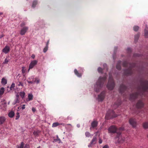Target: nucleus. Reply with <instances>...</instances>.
<instances>
[{"label": "nucleus", "mask_w": 148, "mask_h": 148, "mask_svg": "<svg viewBox=\"0 0 148 148\" xmlns=\"http://www.w3.org/2000/svg\"><path fill=\"white\" fill-rule=\"evenodd\" d=\"M121 104V102H119L118 104H117L116 103H115V104L116 106L117 107H118Z\"/></svg>", "instance_id": "nucleus-51"}, {"label": "nucleus", "mask_w": 148, "mask_h": 148, "mask_svg": "<svg viewBox=\"0 0 148 148\" xmlns=\"http://www.w3.org/2000/svg\"><path fill=\"white\" fill-rule=\"evenodd\" d=\"M15 86V84L14 83H13L11 86L10 89L12 90V88H13Z\"/></svg>", "instance_id": "nucleus-42"}, {"label": "nucleus", "mask_w": 148, "mask_h": 148, "mask_svg": "<svg viewBox=\"0 0 148 148\" xmlns=\"http://www.w3.org/2000/svg\"><path fill=\"white\" fill-rule=\"evenodd\" d=\"M123 65L124 67H128L127 69L124 70V73L125 75H129L133 73V70L134 69V68L136 66V64L134 63L131 64L126 61H124Z\"/></svg>", "instance_id": "nucleus-2"}, {"label": "nucleus", "mask_w": 148, "mask_h": 148, "mask_svg": "<svg viewBox=\"0 0 148 148\" xmlns=\"http://www.w3.org/2000/svg\"><path fill=\"white\" fill-rule=\"evenodd\" d=\"M148 89V82L143 79L140 80L137 88V92L135 93L130 95V99L131 100H133L136 99L139 95H144L145 92Z\"/></svg>", "instance_id": "nucleus-1"}, {"label": "nucleus", "mask_w": 148, "mask_h": 148, "mask_svg": "<svg viewBox=\"0 0 148 148\" xmlns=\"http://www.w3.org/2000/svg\"><path fill=\"white\" fill-rule=\"evenodd\" d=\"M31 57L33 59H34L35 57V55L34 54H32L31 56Z\"/></svg>", "instance_id": "nucleus-54"}, {"label": "nucleus", "mask_w": 148, "mask_h": 148, "mask_svg": "<svg viewBox=\"0 0 148 148\" xmlns=\"http://www.w3.org/2000/svg\"><path fill=\"white\" fill-rule=\"evenodd\" d=\"M49 40L47 41V43H46V46L48 47V45H49Z\"/></svg>", "instance_id": "nucleus-52"}, {"label": "nucleus", "mask_w": 148, "mask_h": 148, "mask_svg": "<svg viewBox=\"0 0 148 148\" xmlns=\"http://www.w3.org/2000/svg\"><path fill=\"white\" fill-rule=\"evenodd\" d=\"M37 148H40L39 147H38Z\"/></svg>", "instance_id": "nucleus-64"}, {"label": "nucleus", "mask_w": 148, "mask_h": 148, "mask_svg": "<svg viewBox=\"0 0 148 148\" xmlns=\"http://www.w3.org/2000/svg\"><path fill=\"white\" fill-rule=\"evenodd\" d=\"M64 125V124L63 123H59L58 122H55L53 123L52 124L53 127H56L59 125Z\"/></svg>", "instance_id": "nucleus-19"}, {"label": "nucleus", "mask_w": 148, "mask_h": 148, "mask_svg": "<svg viewBox=\"0 0 148 148\" xmlns=\"http://www.w3.org/2000/svg\"><path fill=\"white\" fill-rule=\"evenodd\" d=\"M4 91L5 89L4 88L2 87L0 89V97H1L3 94L4 92Z\"/></svg>", "instance_id": "nucleus-28"}, {"label": "nucleus", "mask_w": 148, "mask_h": 148, "mask_svg": "<svg viewBox=\"0 0 148 148\" xmlns=\"http://www.w3.org/2000/svg\"><path fill=\"white\" fill-rule=\"evenodd\" d=\"M97 141V136L95 135L93 137L92 140L91 142H90L89 144L88 145V147H90L92 146V145L95 144L96 142Z\"/></svg>", "instance_id": "nucleus-10"}, {"label": "nucleus", "mask_w": 148, "mask_h": 148, "mask_svg": "<svg viewBox=\"0 0 148 148\" xmlns=\"http://www.w3.org/2000/svg\"><path fill=\"white\" fill-rule=\"evenodd\" d=\"M35 80L34 81V83H36V84H38L39 83L40 80L39 79H37L36 78H35Z\"/></svg>", "instance_id": "nucleus-37"}, {"label": "nucleus", "mask_w": 148, "mask_h": 148, "mask_svg": "<svg viewBox=\"0 0 148 148\" xmlns=\"http://www.w3.org/2000/svg\"><path fill=\"white\" fill-rule=\"evenodd\" d=\"M14 115V113L13 111H10L8 114V116L10 118H12Z\"/></svg>", "instance_id": "nucleus-26"}, {"label": "nucleus", "mask_w": 148, "mask_h": 148, "mask_svg": "<svg viewBox=\"0 0 148 148\" xmlns=\"http://www.w3.org/2000/svg\"><path fill=\"white\" fill-rule=\"evenodd\" d=\"M5 119L4 116L0 117V125L2 124L5 121Z\"/></svg>", "instance_id": "nucleus-22"}, {"label": "nucleus", "mask_w": 148, "mask_h": 148, "mask_svg": "<svg viewBox=\"0 0 148 148\" xmlns=\"http://www.w3.org/2000/svg\"><path fill=\"white\" fill-rule=\"evenodd\" d=\"M102 148H109V147L107 145H105Z\"/></svg>", "instance_id": "nucleus-53"}, {"label": "nucleus", "mask_w": 148, "mask_h": 148, "mask_svg": "<svg viewBox=\"0 0 148 148\" xmlns=\"http://www.w3.org/2000/svg\"><path fill=\"white\" fill-rule=\"evenodd\" d=\"M24 143L23 142H22L21 143L20 146V147H18V148H23L24 147Z\"/></svg>", "instance_id": "nucleus-36"}, {"label": "nucleus", "mask_w": 148, "mask_h": 148, "mask_svg": "<svg viewBox=\"0 0 148 148\" xmlns=\"http://www.w3.org/2000/svg\"><path fill=\"white\" fill-rule=\"evenodd\" d=\"M31 78L33 79L34 78V77L33 76H32V77H31Z\"/></svg>", "instance_id": "nucleus-61"}, {"label": "nucleus", "mask_w": 148, "mask_h": 148, "mask_svg": "<svg viewBox=\"0 0 148 148\" xmlns=\"http://www.w3.org/2000/svg\"><path fill=\"white\" fill-rule=\"evenodd\" d=\"M102 139L101 138H99V144H101L102 143Z\"/></svg>", "instance_id": "nucleus-49"}, {"label": "nucleus", "mask_w": 148, "mask_h": 148, "mask_svg": "<svg viewBox=\"0 0 148 148\" xmlns=\"http://www.w3.org/2000/svg\"><path fill=\"white\" fill-rule=\"evenodd\" d=\"M3 14V13L1 12H0V16Z\"/></svg>", "instance_id": "nucleus-59"}, {"label": "nucleus", "mask_w": 148, "mask_h": 148, "mask_svg": "<svg viewBox=\"0 0 148 148\" xmlns=\"http://www.w3.org/2000/svg\"><path fill=\"white\" fill-rule=\"evenodd\" d=\"M28 99L26 100L27 101H30L32 100L33 99V95L32 94H29L28 95Z\"/></svg>", "instance_id": "nucleus-24"}, {"label": "nucleus", "mask_w": 148, "mask_h": 148, "mask_svg": "<svg viewBox=\"0 0 148 148\" xmlns=\"http://www.w3.org/2000/svg\"><path fill=\"white\" fill-rule=\"evenodd\" d=\"M16 115H17L16 116V118H15L16 120L18 119L20 117L19 114V112H17L16 113Z\"/></svg>", "instance_id": "nucleus-35"}, {"label": "nucleus", "mask_w": 148, "mask_h": 148, "mask_svg": "<svg viewBox=\"0 0 148 148\" xmlns=\"http://www.w3.org/2000/svg\"><path fill=\"white\" fill-rule=\"evenodd\" d=\"M27 82L29 83V84H33V83H34V82H33V81H27Z\"/></svg>", "instance_id": "nucleus-44"}, {"label": "nucleus", "mask_w": 148, "mask_h": 148, "mask_svg": "<svg viewBox=\"0 0 148 148\" xmlns=\"http://www.w3.org/2000/svg\"><path fill=\"white\" fill-rule=\"evenodd\" d=\"M25 93L24 92H19V95L22 99L24 98Z\"/></svg>", "instance_id": "nucleus-29"}, {"label": "nucleus", "mask_w": 148, "mask_h": 148, "mask_svg": "<svg viewBox=\"0 0 148 148\" xmlns=\"http://www.w3.org/2000/svg\"><path fill=\"white\" fill-rule=\"evenodd\" d=\"M98 71L99 73H102V72L103 69L100 67H99L98 68Z\"/></svg>", "instance_id": "nucleus-34"}, {"label": "nucleus", "mask_w": 148, "mask_h": 148, "mask_svg": "<svg viewBox=\"0 0 148 148\" xmlns=\"http://www.w3.org/2000/svg\"><path fill=\"white\" fill-rule=\"evenodd\" d=\"M127 89V87L126 86L122 84L120 85L119 90L120 93L121 94H123V93Z\"/></svg>", "instance_id": "nucleus-13"}, {"label": "nucleus", "mask_w": 148, "mask_h": 148, "mask_svg": "<svg viewBox=\"0 0 148 148\" xmlns=\"http://www.w3.org/2000/svg\"><path fill=\"white\" fill-rule=\"evenodd\" d=\"M144 104L141 101L139 100L138 101L136 104V107L137 108H139L143 107Z\"/></svg>", "instance_id": "nucleus-16"}, {"label": "nucleus", "mask_w": 148, "mask_h": 148, "mask_svg": "<svg viewBox=\"0 0 148 148\" xmlns=\"http://www.w3.org/2000/svg\"><path fill=\"white\" fill-rule=\"evenodd\" d=\"M57 138L56 140H56V141H58L59 142H60L61 141L60 139L59 138L58 136H57Z\"/></svg>", "instance_id": "nucleus-45"}, {"label": "nucleus", "mask_w": 148, "mask_h": 148, "mask_svg": "<svg viewBox=\"0 0 148 148\" xmlns=\"http://www.w3.org/2000/svg\"><path fill=\"white\" fill-rule=\"evenodd\" d=\"M77 127L78 128H79V127L80 126V125L79 124H77Z\"/></svg>", "instance_id": "nucleus-56"}, {"label": "nucleus", "mask_w": 148, "mask_h": 148, "mask_svg": "<svg viewBox=\"0 0 148 148\" xmlns=\"http://www.w3.org/2000/svg\"><path fill=\"white\" fill-rule=\"evenodd\" d=\"M48 47L46 46L44 48L43 50V52L44 53H45L47 51L48 49Z\"/></svg>", "instance_id": "nucleus-33"}, {"label": "nucleus", "mask_w": 148, "mask_h": 148, "mask_svg": "<svg viewBox=\"0 0 148 148\" xmlns=\"http://www.w3.org/2000/svg\"><path fill=\"white\" fill-rule=\"evenodd\" d=\"M107 75H106L103 77H100L96 84L94 85V90L98 92L102 88L104 83L105 82L107 78Z\"/></svg>", "instance_id": "nucleus-3"}, {"label": "nucleus", "mask_w": 148, "mask_h": 148, "mask_svg": "<svg viewBox=\"0 0 148 148\" xmlns=\"http://www.w3.org/2000/svg\"><path fill=\"white\" fill-rule=\"evenodd\" d=\"M4 36V35L2 34L0 36V38H1L2 37H3Z\"/></svg>", "instance_id": "nucleus-57"}, {"label": "nucleus", "mask_w": 148, "mask_h": 148, "mask_svg": "<svg viewBox=\"0 0 148 148\" xmlns=\"http://www.w3.org/2000/svg\"><path fill=\"white\" fill-rule=\"evenodd\" d=\"M143 127L145 129H147L148 128V122H146L143 123Z\"/></svg>", "instance_id": "nucleus-23"}, {"label": "nucleus", "mask_w": 148, "mask_h": 148, "mask_svg": "<svg viewBox=\"0 0 148 148\" xmlns=\"http://www.w3.org/2000/svg\"><path fill=\"white\" fill-rule=\"evenodd\" d=\"M115 139L116 141V143H122L125 140V138L123 137L121 133L119 132L117 133V135Z\"/></svg>", "instance_id": "nucleus-6"}, {"label": "nucleus", "mask_w": 148, "mask_h": 148, "mask_svg": "<svg viewBox=\"0 0 148 148\" xmlns=\"http://www.w3.org/2000/svg\"><path fill=\"white\" fill-rule=\"evenodd\" d=\"M140 36V34L138 33L136 35L134 36V41L135 42H136L139 38Z\"/></svg>", "instance_id": "nucleus-25"}, {"label": "nucleus", "mask_w": 148, "mask_h": 148, "mask_svg": "<svg viewBox=\"0 0 148 148\" xmlns=\"http://www.w3.org/2000/svg\"><path fill=\"white\" fill-rule=\"evenodd\" d=\"M117 116V115L115 114L113 110H109L107 111L105 118L106 119H109L114 117H116Z\"/></svg>", "instance_id": "nucleus-5"}, {"label": "nucleus", "mask_w": 148, "mask_h": 148, "mask_svg": "<svg viewBox=\"0 0 148 148\" xmlns=\"http://www.w3.org/2000/svg\"><path fill=\"white\" fill-rule=\"evenodd\" d=\"M115 86V83L113 81L112 77L109 73V76L108 84L107 87L108 89L110 90H112Z\"/></svg>", "instance_id": "nucleus-4"}, {"label": "nucleus", "mask_w": 148, "mask_h": 148, "mask_svg": "<svg viewBox=\"0 0 148 148\" xmlns=\"http://www.w3.org/2000/svg\"><path fill=\"white\" fill-rule=\"evenodd\" d=\"M38 61L36 60H34L30 62L29 66L28 71L32 69L37 63Z\"/></svg>", "instance_id": "nucleus-12"}, {"label": "nucleus", "mask_w": 148, "mask_h": 148, "mask_svg": "<svg viewBox=\"0 0 148 148\" xmlns=\"http://www.w3.org/2000/svg\"><path fill=\"white\" fill-rule=\"evenodd\" d=\"M32 110L33 112H34L36 111V109L34 108L33 107L32 108Z\"/></svg>", "instance_id": "nucleus-48"}, {"label": "nucleus", "mask_w": 148, "mask_h": 148, "mask_svg": "<svg viewBox=\"0 0 148 148\" xmlns=\"http://www.w3.org/2000/svg\"><path fill=\"white\" fill-rule=\"evenodd\" d=\"M98 122L96 120H93L91 123V127L90 128L91 130L92 128H94L96 127L98 125Z\"/></svg>", "instance_id": "nucleus-15"}, {"label": "nucleus", "mask_w": 148, "mask_h": 148, "mask_svg": "<svg viewBox=\"0 0 148 148\" xmlns=\"http://www.w3.org/2000/svg\"><path fill=\"white\" fill-rule=\"evenodd\" d=\"M37 3L38 1L37 0L34 1L32 2V7L33 8H35Z\"/></svg>", "instance_id": "nucleus-27"}, {"label": "nucleus", "mask_w": 148, "mask_h": 148, "mask_svg": "<svg viewBox=\"0 0 148 148\" xmlns=\"http://www.w3.org/2000/svg\"><path fill=\"white\" fill-rule=\"evenodd\" d=\"M130 124L132 125L133 128H135L137 125V123L136 120L132 118L130 119L129 121Z\"/></svg>", "instance_id": "nucleus-8"}, {"label": "nucleus", "mask_w": 148, "mask_h": 148, "mask_svg": "<svg viewBox=\"0 0 148 148\" xmlns=\"http://www.w3.org/2000/svg\"><path fill=\"white\" fill-rule=\"evenodd\" d=\"M85 136L86 137H89L90 136V133L88 132H86L85 133Z\"/></svg>", "instance_id": "nucleus-32"}, {"label": "nucleus", "mask_w": 148, "mask_h": 148, "mask_svg": "<svg viewBox=\"0 0 148 148\" xmlns=\"http://www.w3.org/2000/svg\"><path fill=\"white\" fill-rule=\"evenodd\" d=\"M25 105H24V104L23 105H22V106L21 107V108L22 110H24L25 108Z\"/></svg>", "instance_id": "nucleus-46"}, {"label": "nucleus", "mask_w": 148, "mask_h": 148, "mask_svg": "<svg viewBox=\"0 0 148 148\" xmlns=\"http://www.w3.org/2000/svg\"><path fill=\"white\" fill-rule=\"evenodd\" d=\"M105 95V91L102 92L101 93L98 95V100L99 101H101L104 99Z\"/></svg>", "instance_id": "nucleus-7"}, {"label": "nucleus", "mask_w": 148, "mask_h": 148, "mask_svg": "<svg viewBox=\"0 0 148 148\" xmlns=\"http://www.w3.org/2000/svg\"><path fill=\"white\" fill-rule=\"evenodd\" d=\"M19 107H18V109H19Z\"/></svg>", "instance_id": "nucleus-62"}, {"label": "nucleus", "mask_w": 148, "mask_h": 148, "mask_svg": "<svg viewBox=\"0 0 148 148\" xmlns=\"http://www.w3.org/2000/svg\"><path fill=\"white\" fill-rule=\"evenodd\" d=\"M68 125H71V124H68Z\"/></svg>", "instance_id": "nucleus-63"}, {"label": "nucleus", "mask_w": 148, "mask_h": 148, "mask_svg": "<svg viewBox=\"0 0 148 148\" xmlns=\"http://www.w3.org/2000/svg\"><path fill=\"white\" fill-rule=\"evenodd\" d=\"M7 83V81L6 79L4 78L2 79L1 83L2 84L5 85Z\"/></svg>", "instance_id": "nucleus-30"}, {"label": "nucleus", "mask_w": 148, "mask_h": 148, "mask_svg": "<svg viewBox=\"0 0 148 148\" xmlns=\"http://www.w3.org/2000/svg\"><path fill=\"white\" fill-rule=\"evenodd\" d=\"M74 72L75 74L78 77H81L82 73L83 72V70L81 69V70L79 71V73L78 71L76 69H75L74 71Z\"/></svg>", "instance_id": "nucleus-14"}, {"label": "nucleus", "mask_w": 148, "mask_h": 148, "mask_svg": "<svg viewBox=\"0 0 148 148\" xmlns=\"http://www.w3.org/2000/svg\"><path fill=\"white\" fill-rule=\"evenodd\" d=\"M19 95L17 94L16 95L15 99L13 103L14 105L16 104V103H18L19 102Z\"/></svg>", "instance_id": "nucleus-18"}, {"label": "nucleus", "mask_w": 148, "mask_h": 148, "mask_svg": "<svg viewBox=\"0 0 148 148\" xmlns=\"http://www.w3.org/2000/svg\"><path fill=\"white\" fill-rule=\"evenodd\" d=\"M121 61H119L118 62L116 65V68L118 70H120L121 69Z\"/></svg>", "instance_id": "nucleus-20"}, {"label": "nucleus", "mask_w": 148, "mask_h": 148, "mask_svg": "<svg viewBox=\"0 0 148 148\" xmlns=\"http://www.w3.org/2000/svg\"><path fill=\"white\" fill-rule=\"evenodd\" d=\"M127 51L128 53H130L132 51L131 49L130 48L128 47L127 48Z\"/></svg>", "instance_id": "nucleus-43"}, {"label": "nucleus", "mask_w": 148, "mask_h": 148, "mask_svg": "<svg viewBox=\"0 0 148 148\" xmlns=\"http://www.w3.org/2000/svg\"><path fill=\"white\" fill-rule=\"evenodd\" d=\"M113 59L114 60V55H113Z\"/></svg>", "instance_id": "nucleus-60"}, {"label": "nucleus", "mask_w": 148, "mask_h": 148, "mask_svg": "<svg viewBox=\"0 0 148 148\" xmlns=\"http://www.w3.org/2000/svg\"><path fill=\"white\" fill-rule=\"evenodd\" d=\"M18 86H23L24 85L21 82H18V84H17Z\"/></svg>", "instance_id": "nucleus-41"}, {"label": "nucleus", "mask_w": 148, "mask_h": 148, "mask_svg": "<svg viewBox=\"0 0 148 148\" xmlns=\"http://www.w3.org/2000/svg\"><path fill=\"white\" fill-rule=\"evenodd\" d=\"M29 27L27 26L24 27H22L20 30V34L21 35L25 34L27 31L28 30Z\"/></svg>", "instance_id": "nucleus-9"}, {"label": "nucleus", "mask_w": 148, "mask_h": 148, "mask_svg": "<svg viewBox=\"0 0 148 148\" xmlns=\"http://www.w3.org/2000/svg\"><path fill=\"white\" fill-rule=\"evenodd\" d=\"M24 67H23L22 69V72L23 73H25V71L24 70Z\"/></svg>", "instance_id": "nucleus-50"}, {"label": "nucleus", "mask_w": 148, "mask_h": 148, "mask_svg": "<svg viewBox=\"0 0 148 148\" xmlns=\"http://www.w3.org/2000/svg\"><path fill=\"white\" fill-rule=\"evenodd\" d=\"M103 66L104 67V69H106L107 71L108 70V69L107 67V64L106 63H104L103 65Z\"/></svg>", "instance_id": "nucleus-39"}, {"label": "nucleus", "mask_w": 148, "mask_h": 148, "mask_svg": "<svg viewBox=\"0 0 148 148\" xmlns=\"http://www.w3.org/2000/svg\"><path fill=\"white\" fill-rule=\"evenodd\" d=\"M34 134L35 135H36V134H37V133L36 132H34Z\"/></svg>", "instance_id": "nucleus-58"}, {"label": "nucleus", "mask_w": 148, "mask_h": 148, "mask_svg": "<svg viewBox=\"0 0 148 148\" xmlns=\"http://www.w3.org/2000/svg\"><path fill=\"white\" fill-rule=\"evenodd\" d=\"M145 36L146 38L148 37V28L146 25V27L145 29Z\"/></svg>", "instance_id": "nucleus-21"}, {"label": "nucleus", "mask_w": 148, "mask_h": 148, "mask_svg": "<svg viewBox=\"0 0 148 148\" xmlns=\"http://www.w3.org/2000/svg\"><path fill=\"white\" fill-rule=\"evenodd\" d=\"M10 51V47L7 45H6L2 50L3 52L5 54H7Z\"/></svg>", "instance_id": "nucleus-17"}, {"label": "nucleus", "mask_w": 148, "mask_h": 148, "mask_svg": "<svg viewBox=\"0 0 148 148\" xmlns=\"http://www.w3.org/2000/svg\"><path fill=\"white\" fill-rule=\"evenodd\" d=\"M117 49V47H114V54H115V52L116 51Z\"/></svg>", "instance_id": "nucleus-47"}, {"label": "nucleus", "mask_w": 148, "mask_h": 148, "mask_svg": "<svg viewBox=\"0 0 148 148\" xmlns=\"http://www.w3.org/2000/svg\"><path fill=\"white\" fill-rule=\"evenodd\" d=\"M139 27L138 26H135L133 27V29L135 31H137Z\"/></svg>", "instance_id": "nucleus-31"}, {"label": "nucleus", "mask_w": 148, "mask_h": 148, "mask_svg": "<svg viewBox=\"0 0 148 148\" xmlns=\"http://www.w3.org/2000/svg\"><path fill=\"white\" fill-rule=\"evenodd\" d=\"M9 60H8L7 58H5V59L4 61L3 62V64H6L8 63L9 62Z\"/></svg>", "instance_id": "nucleus-40"}, {"label": "nucleus", "mask_w": 148, "mask_h": 148, "mask_svg": "<svg viewBox=\"0 0 148 148\" xmlns=\"http://www.w3.org/2000/svg\"><path fill=\"white\" fill-rule=\"evenodd\" d=\"M26 25V23L25 22H23L21 24V26L23 27H25L24 26L25 25Z\"/></svg>", "instance_id": "nucleus-38"}, {"label": "nucleus", "mask_w": 148, "mask_h": 148, "mask_svg": "<svg viewBox=\"0 0 148 148\" xmlns=\"http://www.w3.org/2000/svg\"><path fill=\"white\" fill-rule=\"evenodd\" d=\"M139 55L138 54H134V56H139Z\"/></svg>", "instance_id": "nucleus-55"}, {"label": "nucleus", "mask_w": 148, "mask_h": 148, "mask_svg": "<svg viewBox=\"0 0 148 148\" xmlns=\"http://www.w3.org/2000/svg\"><path fill=\"white\" fill-rule=\"evenodd\" d=\"M108 130L110 133H115L117 131V128L114 126H111L108 129Z\"/></svg>", "instance_id": "nucleus-11"}]
</instances>
